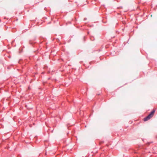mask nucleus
<instances>
[{
	"label": "nucleus",
	"instance_id": "nucleus-1",
	"mask_svg": "<svg viewBox=\"0 0 157 157\" xmlns=\"http://www.w3.org/2000/svg\"><path fill=\"white\" fill-rule=\"evenodd\" d=\"M155 111V110H153L149 114V115L147 116L144 118V121H146L152 117L153 116Z\"/></svg>",
	"mask_w": 157,
	"mask_h": 157
}]
</instances>
